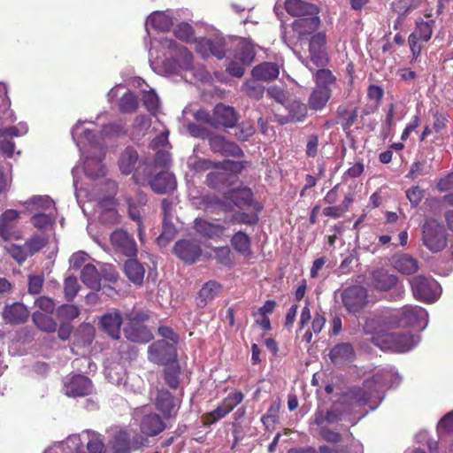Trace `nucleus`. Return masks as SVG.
<instances>
[{
    "instance_id": "nucleus-61",
    "label": "nucleus",
    "mask_w": 453,
    "mask_h": 453,
    "mask_svg": "<svg viewBox=\"0 0 453 453\" xmlns=\"http://www.w3.org/2000/svg\"><path fill=\"white\" fill-rule=\"evenodd\" d=\"M279 412H280V403H273L267 410L266 414L264 415L261 418L263 424L265 426H266L267 427L270 425H274L278 421Z\"/></svg>"
},
{
    "instance_id": "nucleus-41",
    "label": "nucleus",
    "mask_w": 453,
    "mask_h": 453,
    "mask_svg": "<svg viewBox=\"0 0 453 453\" xmlns=\"http://www.w3.org/2000/svg\"><path fill=\"white\" fill-rule=\"evenodd\" d=\"M180 367L177 361L166 365L164 369V380L172 389H177L180 385Z\"/></svg>"
},
{
    "instance_id": "nucleus-26",
    "label": "nucleus",
    "mask_w": 453,
    "mask_h": 453,
    "mask_svg": "<svg viewBox=\"0 0 453 453\" xmlns=\"http://www.w3.org/2000/svg\"><path fill=\"white\" fill-rule=\"evenodd\" d=\"M329 358L334 365H343L354 360L355 350L350 343H338L330 350Z\"/></svg>"
},
{
    "instance_id": "nucleus-55",
    "label": "nucleus",
    "mask_w": 453,
    "mask_h": 453,
    "mask_svg": "<svg viewBox=\"0 0 453 453\" xmlns=\"http://www.w3.org/2000/svg\"><path fill=\"white\" fill-rule=\"evenodd\" d=\"M174 35L186 42H188L193 38V27L187 22L180 23L173 31Z\"/></svg>"
},
{
    "instance_id": "nucleus-54",
    "label": "nucleus",
    "mask_w": 453,
    "mask_h": 453,
    "mask_svg": "<svg viewBox=\"0 0 453 453\" xmlns=\"http://www.w3.org/2000/svg\"><path fill=\"white\" fill-rule=\"evenodd\" d=\"M226 180L225 173L211 172L206 175L205 184L211 188H220Z\"/></svg>"
},
{
    "instance_id": "nucleus-31",
    "label": "nucleus",
    "mask_w": 453,
    "mask_h": 453,
    "mask_svg": "<svg viewBox=\"0 0 453 453\" xmlns=\"http://www.w3.org/2000/svg\"><path fill=\"white\" fill-rule=\"evenodd\" d=\"M392 265L395 270L403 274H412L418 270L416 258L408 254H396L392 257Z\"/></svg>"
},
{
    "instance_id": "nucleus-4",
    "label": "nucleus",
    "mask_w": 453,
    "mask_h": 453,
    "mask_svg": "<svg viewBox=\"0 0 453 453\" xmlns=\"http://www.w3.org/2000/svg\"><path fill=\"white\" fill-rule=\"evenodd\" d=\"M395 324L399 327H412L422 330L427 326L428 313L418 305H404L393 316Z\"/></svg>"
},
{
    "instance_id": "nucleus-3",
    "label": "nucleus",
    "mask_w": 453,
    "mask_h": 453,
    "mask_svg": "<svg viewBox=\"0 0 453 453\" xmlns=\"http://www.w3.org/2000/svg\"><path fill=\"white\" fill-rule=\"evenodd\" d=\"M422 244L431 252L438 253L448 246L449 234L444 226L434 219H426L421 226Z\"/></svg>"
},
{
    "instance_id": "nucleus-42",
    "label": "nucleus",
    "mask_w": 453,
    "mask_h": 453,
    "mask_svg": "<svg viewBox=\"0 0 453 453\" xmlns=\"http://www.w3.org/2000/svg\"><path fill=\"white\" fill-rule=\"evenodd\" d=\"M32 319L35 325L43 332L53 333L57 329V322L50 314L36 311L32 314Z\"/></svg>"
},
{
    "instance_id": "nucleus-32",
    "label": "nucleus",
    "mask_w": 453,
    "mask_h": 453,
    "mask_svg": "<svg viewBox=\"0 0 453 453\" xmlns=\"http://www.w3.org/2000/svg\"><path fill=\"white\" fill-rule=\"evenodd\" d=\"M81 281L90 289L98 291L101 289L100 273L92 264H86L81 272Z\"/></svg>"
},
{
    "instance_id": "nucleus-62",
    "label": "nucleus",
    "mask_w": 453,
    "mask_h": 453,
    "mask_svg": "<svg viewBox=\"0 0 453 453\" xmlns=\"http://www.w3.org/2000/svg\"><path fill=\"white\" fill-rule=\"evenodd\" d=\"M214 253L215 259L217 260L218 263L226 266H230L232 265L231 250L229 247H218L214 250Z\"/></svg>"
},
{
    "instance_id": "nucleus-35",
    "label": "nucleus",
    "mask_w": 453,
    "mask_h": 453,
    "mask_svg": "<svg viewBox=\"0 0 453 453\" xmlns=\"http://www.w3.org/2000/svg\"><path fill=\"white\" fill-rule=\"evenodd\" d=\"M124 272L130 281L135 285H142L144 279L145 269L136 259H128L124 264Z\"/></svg>"
},
{
    "instance_id": "nucleus-28",
    "label": "nucleus",
    "mask_w": 453,
    "mask_h": 453,
    "mask_svg": "<svg viewBox=\"0 0 453 453\" xmlns=\"http://www.w3.org/2000/svg\"><path fill=\"white\" fill-rule=\"evenodd\" d=\"M251 74L257 81H272L279 77L280 66L274 62H263L252 69Z\"/></svg>"
},
{
    "instance_id": "nucleus-29",
    "label": "nucleus",
    "mask_w": 453,
    "mask_h": 453,
    "mask_svg": "<svg viewBox=\"0 0 453 453\" xmlns=\"http://www.w3.org/2000/svg\"><path fill=\"white\" fill-rule=\"evenodd\" d=\"M224 198L232 202L236 207L243 209L251 205L253 193L248 188L230 189L224 193Z\"/></svg>"
},
{
    "instance_id": "nucleus-17",
    "label": "nucleus",
    "mask_w": 453,
    "mask_h": 453,
    "mask_svg": "<svg viewBox=\"0 0 453 453\" xmlns=\"http://www.w3.org/2000/svg\"><path fill=\"white\" fill-rule=\"evenodd\" d=\"M163 416L156 412H150L142 416L140 421V431L144 437H155L164 432L167 426Z\"/></svg>"
},
{
    "instance_id": "nucleus-23",
    "label": "nucleus",
    "mask_w": 453,
    "mask_h": 453,
    "mask_svg": "<svg viewBox=\"0 0 453 453\" xmlns=\"http://www.w3.org/2000/svg\"><path fill=\"white\" fill-rule=\"evenodd\" d=\"M66 395L73 397L88 395L93 391V384L89 378L76 374L65 386Z\"/></svg>"
},
{
    "instance_id": "nucleus-24",
    "label": "nucleus",
    "mask_w": 453,
    "mask_h": 453,
    "mask_svg": "<svg viewBox=\"0 0 453 453\" xmlns=\"http://www.w3.org/2000/svg\"><path fill=\"white\" fill-rule=\"evenodd\" d=\"M284 7L289 15L299 19L319 13V8L316 4L303 0H286Z\"/></svg>"
},
{
    "instance_id": "nucleus-12",
    "label": "nucleus",
    "mask_w": 453,
    "mask_h": 453,
    "mask_svg": "<svg viewBox=\"0 0 453 453\" xmlns=\"http://www.w3.org/2000/svg\"><path fill=\"white\" fill-rule=\"evenodd\" d=\"M388 387L389 374L388 372H378L370 378V411L378 408L384 399Z\"/></svg>"
},
{
    "instance_id": "nucleus-1",
    "label": "nucleus",
    "mask_w": 453,
    "mask_h": 453,
    "mask_svg": "<svg viewBox=\"0 0 453 453\" xmlns=\"http://www.w3.org/2000/svg\"><path fill=\"white\" fill-rule=\"evenodd\" d=\"M387 322L380 319L375 322L370 319V342L379 349L393 352H407L412 349L418 342V337L410 332L388 333L384 327Z\"/></svg>"
},
{
    "instance_id": "nucleus-60",
    "label": "nucleus",
    "mask_w": 453,
    "mask_h": 453,
    "mask_svg": "<svg viewBox=\"0 0 453 453\" xmlns=\"http://www.w3.org/2000/svg\"><path fill=\"white\" fill-rule=\"evenodd\" d=\"M207 140L209 142L211 150L214 153H220L226 142L223 135L215 134L211 131L207 137Z\"/></svg>"
},
{
    "instance_id": "nucleus-44",
    "label": "nucleus",
    "mask_w": 453,
    "mask_h": 453,
    "mask_svg": "<svg viewBox=\"0 0 453 453\" xmlns=\"http://www.w3.org/2000/svg\"><path fill=\"white\" fill-rule=\"evenodd\" d=\"M258 81L253 78L242 84V91L251 99L260 100L264 96L265 88Z\"/></svg>"
},
{
    "instance_id": "nucleus-52",
    "label": "nucleus",
    "mask_w": 453,
    "mask_h": 453,
    "mask_svg": "<svg viewBox=\"0 0 453 453\" xmlns=\"http://www.w3.org/2000/svg\"><path fill=\"white\" fill-rule=\"evenodd\" d=\"M358 265V257L354 254H349L341 262L340 265L335 270V273L338 276L349 274L353 271L354 267H357Z\"/></svg>"
},
{
    "instance_id": "nucleus-59",
    "label": "nucleus",
    "mask_w": 453,
    "mask_h": 453,
    "mask_svg": "<svg viewBox=\"0 0 453 453\" xmlns=\"http://www.w3.org/2000/svg\"><path fill=\"white\" fill-rule=\"evenodd\" d=\"M246 164V161H234L227 159L223 162H218V169L240 173L245 168Z\"/></svg>"
},
{
    "instance_id": "nucleus-48",
    "label": "nucleus",
    "mask_w": 453,
    "mask_h": 453,
    "mask_svg": "<svg viewBox=\"0 0 453 453\" xmlns=\"http://www.w3.org/2000/svg\"><path fill=\"white\" fill-rule=\"evenodd\" d=\"M48 243V238L44 235L35 234L25 242L29 257L42 250Z\"/></svg>"
},
{
    "instance_id": "nucleus-51",
    "label": "nucleus",
    "mask_w": 453,
    "mask_h": 453,
    "mask_svg": "<svg viewBox=\"0 0 453 453\" xmlns=\"http://www.w3.org/2000/svg\"><path fill=\"white\" fill-rule=\"evenodd\" d=\"M4 250L19 265H22L29 257L25 245L11 243L4 246Z\"/></svg>"
},
{
    "instance_id": "nucleus-47",
    "label": "nucleus",
    "mask_w": 453,
    "mask_h": 453,
    "mask_svg": "<svg viewBox=\"0 0 453 453\" xmlns=\"http://www.w3.org/2000/svg\"><path fill=\"white\" fill-rule=\"evenodd\" d=\"M231 244L233 248L239 253L245 254L250 250V239L244 232L235 233L232 239Z\"/></svg>"
},
{
    "instance_id": "nucleus-19",
    "label": "nucleus",
    "mask_w": 453,
    "mask_h": 453,
    "mask_svg": "<svg viewBox=\"0 0 453 453\" xmlns=\"http://www.w3.org/2000/svg\"><path fill=\"white\" fill-rule=\"evenodd\" d=\"M125 317L118 310L104 313L99 319L100 328L111 338L118 340L120 337V327Z\"/></svg>"
},
{
    "instance_id": "nucleus-13",
    "label": "nucleus",
    "mask_w": 453,
    "mask_h": 453,
    "mask_svg": "<svg viewBox=\"0 0 453 453\" xmlns=\"http://www.w3.org/2000/svg\"><path fill=\"white\" fill-rule=\"evenodd\" d=\"M173 254L186 264H195L202 255L200 244L195 240H180L173 249Z\"/></svg>"
},
{
    "instance_id": "nucleus-25",
    "label": "nucleus",
    "mask_w": 453,
    "mask_h": 453,
    "mask_svg": "<svg viewBox=\"0 0 453 453\" xmlns=\"http://www.w3.org/2000/svg\"><path fill=\"white\" fill-rule=\"evenodd\" d=\"M288 115H277V121L280 125L288 123L302 122L307 116V106L305 104L298 100L289 103L287 107Z\"/></svg>"
},
{
    "instance_id": "nucleus-5",
    "label": "nucleus",
    "mask_w": 453,
    "mask_h": 453,
    "mask_svg": "<svg viewBox=\"0 0 453 453\" xmlns=\"http://www.w3.org/2000/svg\"><path fill=\"white\" fill-rule=\"evenodd\" d=\"M413 296L425 303L435 302L441 293L439 283L431 277L418 275L411 279Z\"/></svg>"
},
{
    "instance_id": "nucleus-39",
    "label": "nucleus",
    "mask_w": 453,
    "mask_h": 453,
    "mask_svg": "<svg viewBox=\"0 0 453 453\" xmlns=\"http://www.w3.org/2000/svg\"><path fill=\"white\" fill-rule=\"evenodd\" d=\"M421 4V0H393L392 10L398 13L397 22L401 23L405 16L411 11L417 9Z\"/></svg>"
},
{
    "instance_id": "nucleus-9",
    "label": "nucleus",
    "mask_w": 453,
    "mask_h": 453,
    "mask_svg": "<svg viewBox=\"0 0 453 453\" xmlns=\"http://www.w3.org/2000/svg\"><path fill=\"white\" fill-rule=\"evenodd\" d=\"M110 242L116 252L128 257H136L138 251L136 242L127 231L122 228L116 229L111 234Z\"/></svg>"
},
{
    "instance_id": "nucleus-43",
    "label": "nucleus",
    "mask_w": 453,
    "mask_h": 453,
    "mask_svg": "<svg viewBox=\"0 0 453 453\" xmlns=\"http://www.w3.org/2000/svg\"><path fill=\"white\" fill-rule=\"evenodd\" d=\"M256 56L254 45L246 40L240 42L239 49L236 53V58H238L243 65H250Z\"/></svg>"
},
{
    "instance_id": "nucleus-10",
    "label": "nucleus",
    "mask_w": 453,
    "mask_h": 453,
    "mask_svg": "<svg viewBox=\"0 0 453 453\" xmlns=\"http://www.w3.org/2000/svg\"><path fill=\"white\" fill-rule=\"evenodd\" d=\"M154 404L165 419H170L177 416L180 401L167 389L159 388L157 390Z\"/></svg>"
},
{
    "instance_id": "nucleus-27",
    "label": "nucleus",
    "mask_w": 453,
    "mask_h": 453,
    "mask_svg": "<svg viewBox=\"0 0 453 453\" xmlns=\"http://www.w3.org/2000/svg\"><path fill=\"white\" fill-rule=\"evenodd\" d=\"M70 441L75 445L86 441L88 453H107L101 435L94 432H86L81 436H73Z\"/></svg>"
},
{
    "instance_id": "nucleus-15",
    "label": "nucleus",
    "mask_w": 453,
    "mask_h": 453,
    "mask_svg": "<svg viewBox=\"0 0 453 453\" xmlns=\"http://www.w3.org/2000/svg\"><path fill=\"white\" fill-rule=\"evenodd\" d=\"M326 43V36L323 32L315 33L309 41L310 59L317 67L325 66L327 63Z\"/></svg>"
},
{
    "instance_id": "nucleus-6",
    "label": "nucleus",
    "mask_w": 453,
    "mask_h": 453,
    "mask_svg": "<svg viewBox=\"0 0 453 453\" xmlns=\"http://www.w3.org/2000/svg\"><path fill=\"white\" fill-rule=\"evenodd\" d=\"M367 289L360 285H352L342 289L341 299L343 307L349 313L361 312L367 303Z\"/></svg>"
},
{
    "instance_id": "nucleus-16",
    "label": "nucleus",
    "mask_w": 453,
    "mask_h": 453,
    "mask_svg": "<svg viewBox=\"0 0 453 453\" xmlns=\"http://www.w3.org/2000/svg\"><path fill=\"white\" fill-rule=\"evenodd\" d=\"M151 190L158 195L173 193L177 188L176 178L169 171H161L148 180Z\"/></svg>"
},
{
    "instance_id": "nucleus-56",
    "label": "nucleus",
    "mask_w": 453,
    "mask_h": 453,
    "mask_svg": "<svg viewBox=\"0 0 453 453\" xmlns=\"http://www.w3.org/2000/svg\"><path fill=\"white\" fill-rule=\"evenodd\" d=\"M142 100L147 111L155 114L159 105V100L157 94L152 90L144 92Z\"/></svg>"
},
{
    "instance_id": "nucleus-40",
    "label": "nucleus",
    "mask_w": 453,
    "mask_h": 453,
    "mask_svg": "<svg viewBox=\"0 0 453 453\" xmlns=\"http://www.w3.org/2000/svg\"><path fill=\"white\" fill-rule=\"evenodd\" d=\"M415 25V30L411 35H414L422 42H428L432 37L435 21L434 19L423 20L418 19Z\"/></svg>"
},
{
    "instance_id": "nucleus-22",
    "label": "nucleus",
    "mask_w": 453,
    "mask_h": 453,
    "mask_svg": "<svg viewBox=\"0 0 453 453\" xmlns=\"http://www.w3.org/2000/svg\"><path fill=\"white\" fill-rule=\"evenodd\" d=\"M19 212L13 209L6 210L0 216V237L4 241L11 239H19V235L16 234V221Z\"/></svg>"
},
{
    "instance_id": "nucleus-57",
    "label": "nucleus",
    "mask_w": 453,
    "mask_h": 453,
    "mask_svg": "<svg viewBox=\"0 0 453 453\" xmlns=\"http://www.w3.org/2000/svg\"><path fill=\"white\" fill-rule=\"evenodd\" d=\"M191 169L196 173H203L211 169H218V162L206 158L197 157L192 163Z\"/></svg>"
},
{
    "instance_id": "nucleus-37",
    "label": "nucleus",
    "mask_w": 453,
    "mask_h": 453,
    "mask_svg": "<svg viewBox=\"0 0 453 453\" xmlns=\"http://www.w3.org/2000/svg\"><path fill=\"white\" fill-rule=\"evenodd\" d=\"M147 201V196L143 193H138L136 199L132 197L126 198V203L127 204V213L132 220L135 222H140V220H142L141 210L143 206L146 205Z\"/></svg>"
},
{
    "instance_id": "nucleus-63",
    "label": "nucleus",
    "mask_w": 453,
    "mask_h": 453,
    "mask_svg": "<svg viewBox=\"0 0 453 453\" xmlns=\"http://www.w3.org/2000/svg\"><path fill=\"white\" fill-rule=\"evenodd\" d=\"M35 304L42 313L51 314L55 310L54 300L45 296H39Z\"/></svg>"
},
{
    "instance_id": "nucleus-14",
    "label": "nucleus",
    "mask_w": 453,
    "mask_h": 453,
    "mask_svg": "<svg viewBox=\"0 0 453 453\" xmlns=\"http://www.w3.org/2000/svg\"><path fill=\"white\" fill-rule=\"evenodd\" d=\"M239 116L232 106L218 104L212 111V127L232 128L236 126Z\"/></svg>"
},
{
    "instance_id": "nucleus-33",
    "label": "nucleus",
    "mask_w": 453,
    "mask_h": 453,
    "mask_svg": "<svg viewBox=\"0 0 453 453\" xmlns=\"http://www.w3.org/2000/svg\"><path fill=\"white\" fill-rule=\"evenodd\" d=\"M372 283L374 288L386 291L396 285L397 277L383 269H379L372 273Z\"/></svg>"
},
{
    "instance_id": "nucleus-50",
    "label": "nucleus",
    "mask_w": 453,
    "mask_h": 453,
    "mask_svg": "<svg viewBox=\"0 0 453 453\" xmlns=\"http://www.w3.org/2000/svg\"><path fill=\"white\" fill-rule=\"evenodd\" d=\"M119 111L125 113H131L138 108L137 96L131 91L125 93L119 100Z\"/></svg>"
},
{
    "instance_id": "nucleus-2",
    "label": "nucleus",
    "mask_w": 453,
    "mask_h": 453,
    "mask_svg": "<svg viewBox=\"0 0 453 453\" xmlns=\"http://www.w3.org/2000/svg\"><path fill=\"white\" fill-rule=\"evenodd\" d=\"M149 315L144 311L132 310L125 314V337L133 342L147 343L153 339L151 331L144 326Z\"/></svg>"
},
{
    "instance_id": "nucleus-64",
    "label": "nucleus",
    "mask_w": 453,
    "mask_h": 453,
    "mask_svg": "<svg viewBox=\"0 0 453 453\" xmlns=\"http://www.w3.org/2000/svg\"><path fill=\"white\" fill-rule=\"evenodd\" d=\"M437 429L441 434H449L453 433V411L441 418Z\"/></svg>"
},
{
    "instance_id": "nucleus-34",
    "label": "nucleus",
    "mask_w": 453,
    "mask_h": 453,
    "mask_svg": "<svg viewBox=\"0 0 453 453\" xmlns=\"http://www.w3.org/2000/svg\"><path fill=\"white\" fill-rule=\"evenodd\" d=\"M221 288L222 286L216 280H209L204 283L198 292L197 305L204 307L218 296Z\"/></svg>"
},
{
    "instance_id": "nucleus-53",
    "label": "nucleus",
    "mask_w": 453,
    "mask_h": 453,
    "mask_svg": "<svg viewBox=\"0 0 453 453\" xmlns=\"http://www.w3.org/2000/svg\"><path fill=\"white\" fill-rule=\"evenodd\" d=\"M80 289L77 278L74 276H69L65 280L64 283V294L67 301H73L76 296Z\"/></svg>"
},
{
    "instance_id": "nucleus-7",
    "label": "nucleus",
    "mask_w": 453,
    "mask_h": 453,
    "mask_svg": "<svg viewBox=\"0 0 453 453\" xmlns=\"http://www.w3.org/2000/svg\"><path fill=\"white\" fill-rule=\"evenodd\" d=\"M243 400V395L240 391L230 393L225 397L219 405L210 412L202 416V422L204 426H211L219 420L229 414Z\"/></svg>"
},
{
    "instance_id": "nucleus-36",
    "label": "nucleus",
    "mask_w": 453,
    "mask_h": 453,
    "mask_svg": "<svg viewBox=\"0 0 453 453\" xmlns=\"http://www.w3.org/2000/svg\"><path fill=\"white\" fill-rule=\"evenodd\" d=\"M331 96V90L326 86H319L313 89L309 98V106L311 110L319 111L325 107Z\"/></svg>"
},
{
    "instance_id": "nucleus-38",
    "label": "nucleus",
    "mask_w": 453,
    "mask_h": 453,
    "mask_svg": "<svg viewBox=\"0 0 453 453\" xmlns=\"http://www.w3.org/2000/svg\"><path fill=\"white\" fill-rule=\"evenodd\" d=\"M147 25L157 31L167 32L173 27V20L171 16L164 12H154L149 16Z\"/></svg>"
},
{
    "instance_id": "nucleus-58",
    "label": "nucleus",
    "mask_w": 453,
    "mask_h": 453,
    "mask_svg": "<svg viewBox=\"0 0 453 453\" xmlns=\"http://www.w3.org/2000/svg\"><path fill=\"white\" fill-rule=\"evenodd\" d=\"M335 81L334 76L328 69H319L315 73L316 86H326L333 84Z\"/></svg>"
},
{
    "instance_id": "nucleus-45",
    "label": "nucleus",
    "mask_w": 453,
    "mask_h": 453,
    "mask_svg": "<svg viewBox=\"0 0 453 453\" xmlns=\"http://www.w3.org/2000/svg\"><path fill=\"white\" fill-rule=\"evenodd\" d=\"M57 318L63 322H69L78 318L80 310L76 305L65 303L60 305L56 311Z\"/></svg>"
},
{
    "instance_id": "nucleus-11",
    "label": "nucleus",
    "mask_w": 453,
    "mask_h": 453,
    "mask_svg": "<svg viewBox=\"0 0 453 453\" xmlns=\"http://www.w3.org/2000/svg\"><path fill=\"white\" fill-rule=\"evenodd\" d=\"M151 361L158 365H168L176 360V348L165 340H159L153 342L148 349Z\"/></svg>"
},
{
    "instance_id": "nucleus-30",
    "label": "nucleus",
    "mask_w": 453,
    "mask_h": 453,
    "mask_svg": "<svg viewBox=\"0 0 453 453\" xmlns=\"http://www.w3.org/2000/svg\"><path fill=\"white\" fill-rule=\"evenodd\" d=\"M194 228L197 234L209 239L219 237L225 231V227L223 226L209 222L201 218L195 219Z\"/></svg>"
},
{
    "instance_id": "nucleus-8",
    "label": "nucleus",
    "mask_w": 453,
    "mask_h": 453,
    "mask_svg": "<svg viewBox=\"0 0 453 453\" xmlns=\"http://www.w3.org/2000/svg\"><path fill=\"white\" fill-rule=\"evenodd\" d=\"M139 159L137 150L131 146L127 147L119 155L118 165L119 171L124 175H129L133 173V179L136 184H142L145 180L140 170L135 169V165Z\"/></svg>"
},
{
    "instance_id": "nucleus-20",
    "label": "nucleus",
    "mask_w": 453,
    "mask_h": 453,
    "mask_svg": "<svg viewBox=\"0 0 453 453\" xmlns=\"http://www.w3.org/2000/svg\"><path fill=\"white\" fill-rule=\"evenodd\" d=\"M196 50L203 58L212 55L222 59L226 55L225 41L221 38H201L196 42Z\"/></svg>"
},
{
    "instance_id": "nucleus-46",
    "label": "nucleus",
    "mask_w": 453,
    "mask_h": 453,
    "mask_svg": "<svg viewBox=\"0 0 453 453\" xmlns=\"http://www.w3.org/2000/svg\"><path fill=\"white\" fill-rule=\"evenodd\" d=\"M179 53L175 62L180 70L189 71L193 69V54L186 47H177Z\"/></svg>"
},
{
    "instance_id": "nucleus-18",
    "label": "nucleus",
    "mask_w": 453,
    "mask_h": 453,
    "mask_svg": "<svg viewBox=\"0 0 453 453\" xmlns=\"http://www.w3.org/2000/svg\"><path fill=\"white\" fill-rule=\"evenodd\" d=\"M29 315V310L20 302L6 304L2 311L4 321L12 326L25 324L27 321Z\"/></svg>"
},
{
    "instance_id": "nucleus-21",
    "label": "nucleus",
    "mask_w": 453,
    "mask_h": 453,
    "mask_svg": "<svg viewBox=\"0 0 453 453\" xmlns=\"http://www.w3.org/2000/svg\"><path fill=\"white\" fill-rule=\"evenodd\" d=\"M320 25L319 14L309 15L304 18L297 19L292 23L294 33L299 40L307 39L311 35H314Z\"/></svg>"
},
{
    "instance_id": "nucleus-49",
    "label": "nucleus",
    "mask_w": 453,
    "mask_h": 453,
    "mask_svg": "<svg viewBox=\"0 0 453 453\" xmlns=\"http://www.w3.org/2000/svg\"><path fill=\"white\" fill-rule=\"evenodd\" d=\"M351 403L357 406L365 405L368 403V391L365 387H353L347 393Z\"/></svg>"
}]
</instances>
